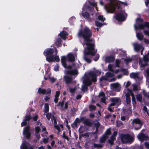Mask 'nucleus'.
<instances>
[{
	"label": "nucleus",
	"mask_w": 149,
	"mask_h": 149,
	"mask_svg": "<svg viewBox=\"0 0 149 149\" xmlns=\"http://www.w3.org/2000/svg\"><path fill=\"white\" fill-rule=\"evenodd\" d=\"M92 33L91 31L87 27L83 30H80L78 33V36L83 37L84 40L83 45L84 48V54L85 55H94L96 52L94 48V41L90 39Z\"/></svg>",
	"instance_id": "nucleus-1"
},
{
	"label": "nucleus",
	"mask_w": 149,
	"mask_h": 149,
	"mask_svg": "<svg viewBox=\"0 0 149 149\" xmlns=\"http://www.w3.org/2000/svg\"><path fill=\"white\" fill-rule=\"evenodd\" d=\"M134 29L136 31V36L139 40H141L143 39V36L140 33H137V30L138 29H143L146 27L148 29V31L144 30V34L149 36V24L147 22H143L142 19L138 18L136 19V24L134 25Z\"/></svg>",
	"instance_id": "nucleus-2"
},
{
	"label": "nucleus",
	"mask_w": 149,
	"mask_h": 149,
	"mask_svg": "<svg viewBox=\"0 0 149 149\" xmlns=\"http://www.w3.org/2000/svg\"><path fill=\"white\" fill-rule=\"evenodd\" d=\"M91 81L93 82L96 81V75L92 72L89 73L87 78L83 81L84 85L82 86L81 90L83 91H86L87 89L86 86L91 84Z\"/></svg>",
	"instance_id": "nucleus-3"
},
{
	"label": "nucleus",
	"mask_w": 149,
	"mask_h": 149,
	"mask_svg": "<svg viewBox=\"0 0 149 149\" xmlns=\"http://www.w3.org/2000/svg\"><path fill=\"white\" fill-rule=\"evenodd\" d=\"M128 92L126 93V102L127 104L130 108V105L131 103V100L130 99V95H131L132 97L133 104H134V101L135 100V97L134 94L132 92L131 90L130 89H127Z\"/></svg>",
	"instance_id": "nucleus-4"
},
{
	"label": "nucleus",
	"mask_w": 149,
	"mask_h": 149,
	"mask_svg": "<svg viewBox=\"0 0 149 149\" xmlns=\"http://www.w3.org/2000/svg\"><path fill=\"white\" fill-rule=\"evenodd\" d=\"M114 76V75L113 74L110 72H107L106 73L105 77H102L100 78V80L102 81L104 80H107L110 82L116 80V78H111L113 77Z\"/></svg>",
	"instance_id": "nucleus-5"
},
{
	"label": "nucleus",
	"mask_w": 149,
	"mask_h": 149,
	"mask_svg": "<svg viewBox=\"0 0 149 149\" xmlns=\"http://www.w3.org/2000/svg\"><path fill=\"white\" fill-rule=\"evenodd\" d=\"M121 138L122 142L125 143L132 142L134 139L133 136L128 134H122L121 135Z\"/></svg>",
	"instance_id": "nucleus-6"
},
{
	"label": "nucleus",
	"mask_w": 149,
	"mask_h": 149,
	"mask_svg": "<svg viewBox=\"0 0 149 149\" xmlns=\"http://www.w3.org/2000/svg\"><path fill=\"white\" fill-rule=\"evenodd\" d=\"M104 8L107 13H112L115 10V6L112 2L110 3L106 4Z\"/></svg>",
	"instance_id": "nucleus-7"
},
{
	"label": "nucleus",
	"mask_w": 149,
	"mask_h": 149,
	"mask_svg": "<svg viewBox=\"0 0 149 149\" xmlns=\"http://www.w3.org/2000/svg\"><path fill=\"white\" fill-rule=\"evenodd\" d=\"M132 123L136 130H138L140 129L142 125L141 121L138 119H134Z\"/></svg>",
	"instance_id": "nucleus-8"
},
{
	"label": "nucleus",
	"mask_w": 149,
	"mask_h": 149,
	"mask_svg": "<svg viewBox=\"0 0 149 149\" xmlns=\"http://www.w3.org/2000/svg\"><path fill=\"white\" fill-rule=\"evenodd\" d=\"M111 103L115 106H118L121 103V101L120 98L118 97L111 98L110 99Z\"/></svg>",
	"instance_id": "nucleus-9"
},
{
	"label": "nucleus",
	"mask_w": 149,
	"mask_h": 149,
	"mask_svg": "<svg viewBox=\"0 0 149 149\" xmlns=\"http://www.w3.org/2000/svg\"><path fill=\"white\" fill-rule=\"evenodd\" d=\"M122 12L121 13H118L116 15V18L118 21H123L124 20L125 18V17L127 16L124 11Z\"/></svg>",
	"instance_id": "nucleus-10"
},
{
	"label": "nucleus",
	"mask_w": 149,
	"mask_h": 149,
	"mask_svg": "<svg viewBox=\"0 0 149 149\" xmlns=\"http://www.w3.org/2000/svg\"><path fill=\"white\" fill-rule=\"evenodd\" d=\"M46 60L49 62H52L56 61L57 62L59 61L60 59L57 56H50L46 57Z\"/></svg>",
	"instance_id": "nucleus-11"
},
{
	"label": "nucleus",
	"mask_w": 149,
	"mask_h": 149,
	"mask_svg": "<svg viewBox=\"0 0 149 149\" xmlns=\"http://www.w3.org/2000/svg\"><path fill=\"white\" fill-rule=\"evenodd\" d=\"M132 61V59L129 58H127L126 59H122L121 60H116V65L117 66H119V64L120 62H124L126 64H128L129 63Z\"/></svg>",
	"instance_id": "nucleus-12"
},
{
	"label": "nucleus",
	"mask_w": 149,
	"mask_h": 149,
	"mask_svg": "<svg viewBox=\"0 0 149 149\" xmlns=\"http://www.w3.org/2000/svg\"><path fill=\"white\" fill-rule=\"evenodd\" d=\"M30 128L27 126L24 129L23 134L27 139H29L31 136V133L29 132Z\"/></svg>",
	"instance_id": "nucleus-13"
},
{
	"label": "nucleus",
	"mask_w": 149,
	"mask_h": 149,
	"mask_svg": "<svg viewBox=\"0 0 149 149\" xmlns=\"http://www.w3.org/2000/svg\"><path fill=\"white\" fill-rule=\"evenodd\" d=\"M146 56L143 57V60H141L140 58L139 59V64L141 67L146 66L147 65V62L149 61V58H147Z\"/></svg>",
	"instance_id": "nucleus-14"
},
{
	"label": "nucleus",
	"mask_w": 149,
	"mask_h": 149,
	"mask_svg": "<svg viewBox=\"0 0 149 149\" xmlns=\"http://www.w3.org/2000/svg\"><path fill=\"white\" fill-rule=\"evenodd\" d=\"M111 87L117 91H119L121 89V86L118 83H114L111 84Z\"/></svg>",
	"instance_id": "nucleus-15"
},
{
	"label": "nucleus",
	"mask_w": 149,
	"mask_h": 149,
	"mask_svg": "<svg viewBox=\"0 0 149 149\" xmlns=\"http://www.w3.org/2000/svg\"><path fill=\"white\" fill-rule=\"evenodd\" d=\"M68 102H60L59 106L62 110L64 111L67 109L68 107Z\"/></svg>",
	"instance_id": "nucleus-16"
},
{
	"label": "nucleus",
	"mask_w": 149,
	"mask_h": 149,
	"mask_svg": "<svg viewBox=\"0 0 149 149\" xmlns=\"http://www.w3.org/2000/svg\"><path fill=\"white\" fill-rule=\"evenodd\" d=\"M138 138L141 142L147 140L148 139L147 136L145 135L142 133L139 134L138 135Z\"/></svg>",
	"instance_id": "nucleus-17"
},
{
	"label": "nucleus",
	"mask_w": 149,
	"mask_h": 149,
	"mask_svg": "<svg viewBox=\"0 0 149 149\" xmlns=\"http://www.w3.org/2000/svg\"><path fill=\"white\" fill-rule=\"evenodd\" d=\"M133 46L134 49L136 51H138L140 50L143 51L144 49L143 47L141 45L137 43L133 44Z\"/></svg>",
	"instance_id": "nucleus-18"
},
{
	"label": "nucleus",
	"mask_w": 149,
	"mask_h": 149,
	"mask_svg": "<svg viewBox=\"0 0 149 149\" xmlns=\"http://www.w3.org/2000/svg\"><path fill=\"white\" fill-rule=\"evenodd\" d=\"M66 57L65 56H63L61 58V62L62 63V64L63 66L65 68H67L69 69H70L72 68V66L70 65L68 66V67H67L66 62Z\"/></svg>",
	"instance_id": "nucleus-19"
},
{
	"label": "nucleus",
	"mask_w": 149,
	"mask_h": 149,
	"mask_svg": "<svg viewBox=\"0 0 149 149\" xmlns=\"http://www.w3.org/2000/svg\"><path fill=\"white\" fill-rule=\"evenodd\" d=\"M65 72L66 73L72 75H77L78 73V71L76 69L74 70H66Z\"/></svg>",
	"instance_id": "nucleus-20"
},
{
	"label": "nucleus",
	"mask_w": 149,
	"mask_h": 149,
	"mask_svg": "<svg viewBox=\"0 0 149 149\" xmlns=\"http://www.w3.org/2000/svg\"><path fill=\"white\" fill-rule=\"evenodd\" d=\"M99 97L100 99V101L103 103H106L105 101L106 98L104 96V94L103 92L100 93L99 95Z\"/></svg>",
	"instance_id": "nucleus-21"
},
{
	"label": "nucleus",
	"mask_w": 149,
	"mask_h": 149,
	"mask_svg": "<svg viewBox=\"0 0 149 149\" xmlns=\"http://www.w3.org/2000/svg\"><path fill=\"white\" fill-rule=\"evenodd\" d=\"M54 52V50L52 49H48L45 50L44 52V54L45 56L52 54Z\"/></svg>",
	"instance_id": "nucleus-22"
},
{
	"label": "nucleus",
	"mask_w": 149,
	"mask_h": 149,
	"mask_svg": "<svg viewBox=\"0 0 149 149\" xmlns=\"http://www.w3.org/2000/svg\"><path fill=\"white\" fill-rule=\"evenodd\" d=\"M46 116L48 120H49L50 118L52 120V121L53 120L55 124L56 123V121L53 115L50 113H48L46 114Z\"/></svg>",
	"instance_id": "nucleus-23"
},
{
	"label": "nucleus",
	"mask_w": 149,
	"mask_h": 149,
	"mask_svg": "<svg viewBox=\"0 0 149 149\" xmlns=\"http://www.w3.org/2000/svg\"><path fill=\"white\" fill-rule=\"evenodd\" d=\"M117 134L116 132L115 131L113 134L111 138V140H109V141L111 145H112L113 143V141L115 139V136Z\"/></svg>",
	"instance_id": "nucleus-24"
},
{
	"label": "nucleus",
	"mask_w": 149,
	"mask_h": 149,
	"mask_svg": "<svg viewBox=\"0 0 149 149\" xmlns=\"http://www.w3.org/2000/svg\"><path fill=\"white\" fill-rule=\"evenodd\" d=\"M64 80L66 84L70 83L72 80V78L68 76H66L64 77Z\"/></svg>",
	"instance_id": "nucleus-25"
},
{
	"label": "nucleus",
	"mask_w": 149,
	"mask_h": 149,
	"mask_svg": "<svg viewBox=\"0 0 149 149\" xmlns=\"http://www.w3.org/2000/svg\"><path fill=\"white\" fill-rule=\"evenodd\" d=\"M30 146L28 143L23 142L21 146V149H27Z\"/></svg>",
	"instance_id": "nucleus-26"
},
{
	"label": "nucleus",
	"mask_w": 149,
	"mask_h": 149,
	"mask_svg": "<svg viewBox=\"0 0 149 149\" xmlns=\"http://www.w3.org/2000/svg\"><path fill=\"white\" fill-rule=\"evenodd\" d=\"M68 59L70 61H74L75 60V56L72 54H69L67 55Z\"/></svg>",
	"instance_id": "nucleus-27"
},
{
	"label": "nucleus",
	"mask_w": 149,
	"mask_h": 149,
	"mask_svg": "<svg viewBox=\"0 0 149 149\" xmlns=\"http://www.w3.org/2000/svg\"><path fill=\"white\" fill-rule=\"evenodd\" d=\"M68 35V33L65 31H63L60 33V35L61 37L63 39L65 40L67 37L66 36Z\"/></svg>",
	"instance_id": "nucleus-28"
},
{
	"label": "nucleus",
	"mask_w": 149,
	"mask_h": 149,
	"mask_svg": "<svg viewBox=\"0 0 149 149\" xmlns=\"http://www.w3.org/2000/svg\"><path fill=\"white\" fill-rule=\"evenodd\" d=\"M114 60V58L111 56H107L106 57L105 61L107 62H110L113 61Z\"/></svg>",
	"instance_id": "nucleus-29"
},
{
	"label": "nucleus",
	"mask_w": 149,
	"mask_h": 149,
	"mask_svg": "<svg viewBox=\"0 0 149 149\" xmlns=\"http://www.w3.org/2000/svg\"><path fill=\"white\" fill-rule=\"evenodd\" d=\"M46 91L44 89L39 88L38 90V92L40 94H42L44 95L46 93Z\"/></svg>",
	"instance_id": "nucleus-30"
},
{
	"label": "nucleus",
	"mask_w": 149,
	"mask_h": 149,
	"mask_svg": "<svg viewBox=\"0 0 149 149\" xmlns=\"http://www.w3.org/2000/svg\"><path fill=\"white\" fill-rule=\"evenodd\" d=\"M108 137L106 135H103L100 139V142L102 143L104 142Z\"/></svg>",
	"instance_id": "nucleus-31"
},
{
	"label": "nucleus",
	"mask_w": 149,
	"mask_h": 149,
	"mask_svg": "<svg viewBox=\"0 0 149 149\" xmlns=\"http://www.w3.org/2000/svg\"><path fill=\"white\" fill-rule=\"evenodd\" d=\"M130 76L131 78H138V74L137 73H132L130 74Z\"/></svg>",
	"instance_id": "nucleus-32"
},
{
	"label": "nucleus",
	"mask_w": 149,
	"mask_h": 149,
	"mask_svg": "<svg viewBox=\"0 0 149 149\" xmlns=\"http://www.w3.org/2000/svg\"><path fill=\"white\" fill-rule=\"evenodd\" d=\"M60 92L57 91L56 92V94L55 95V98L54 99V101L56 103L58 100V97L60 94Z\"/></svg>",
	"instance_id": "nucleus-33"
},
{
	"label": "nucleus",
	"mask_w": 149,
	"mask_h": 149,
	"mask_svg": "<svg viewBox=\"0 0 149 149\" xmlns=\"http://www.w3.org/2000/svg\"><path fill=\"white\" fill-rule=\"evenodd\" d=\"M86 130V128L84 126H81L79 128V130L80 133H82Z\"/></svg>",
	"instance_id": "nucleus-34"
},
{
	"label": "nucleus",
	"mask_w": 149,
	"mask_h": 149,
	"mask_svg": "<svg viewBox=\"0 0 149 149\" xmlns=\"http://www.w3.org/2000/svg\"><path fill=\"white\" fill-rule=\"evenodd\" d=\"M82 15L86 19L88 18L90 16L88 13L85 12L82 13Z\"/></svg>",
	"instance_id": "nucleus-35"
},
{
	"label": "nucleus",
	"mask_w": 149,
	"mask_h": 149,
	"mask_svg": "<svg viewBox=\"0 0 149 149\" xmlns=\"http://www.w3.org/2000/svg\"><path fill=\"white\" fill-rule=\"evenodd\" d=\"M131 84V83L129 81H128L127 82L125 87V93H126L128 92V91H127V89H129L128 88V87L130 86Z\"/></svg>",
	"instance_id": "nucleus-36"
},
{
	"label": "nucleus",
	"mask_w": 149,
	"mask_h": 149,
	"mask_svg": "<svg viewBox=\"0 0 149 149\" xmlns=\"http://www.w3.org/2000/svg\"><path fill=\"white\" fill-rule=\"evenodd\" d=\"M114 106L111 103L109 105V106L108 107V109L110 112H112L113 110V106Z\"/></svg>",
	"instance_id": "nucleus-37"
},
{
	"label": "nucleus",
	"mask_w": 149,
	"mask_h": 149,
	"mask_svg": "<svg viewBox=\"0 0 149 149\" xmlns=\"http://www.w3.org/2000/svg\"><path fill=\"white\" fill-rule=\"evenodd\" d=\"M49 110V106L48 104H45V105L44 112H47Z\"/></svg>",
	"instance_id": "nucleus-38"
},
{
	"label": "nucleus",
	"mask_w": 149,
	"mask_h": 149,
	"mask_svg": "<svg viewBox=\"0 0 149 149\" xmlns=\"http://www.w3.org/2000/svg\"><path fill=\"white\" fill-rule=\"evenodd\" d=\"M132 86L134 91H137L139 90V88L135 84H133Z\"/></svg>",
	"instance_id": "nucleus-39"
},
{
	"label": "nucleus",
	"mask_w": 149,
	"mask_h": 149,
	"mask_svg": "<svg viewBox=\"0 0 149 149\" xmlns=\"http://www.w3.org/2000/svg\"><path fill=\"white\" fill-rule=\"evenodd\" d=\"M40 130V126H37L35 127V134L39 133V132Z\"/></svg>",
	"instance_id": "nucleus-40"
},
{
	"label": "nucleus",
	"mask_w": 149,
	"mask_h": 149,
	"mask_svg": "<svg viewBox=\"0 0 149 149\" xmlns=\"http://www.w3.org/2000/svg\"><path fill=\"white\" fill-rule=\"evenodd\" d=\"M98 19L101 21L103 22L105 20V18L102 15H100L98 17Z\"/></svg>",
	"instance_id": "nucleus-41"
},
{
	"label": "nucleus",
	"mask_w": 149,
	"mask_h": 149,
	"mask_svg": "<svg viewBox=\"0 0 149 149\" xmlns=\"http://www.w3.org/2000/svg\"><path fill=\"white\" fill-rule=\"evenodd\" d=\"M136 99L137 100L140 102H141L142 99L141 95L140 94H138L136 96Z\"/></svg>",
	"instance_id": "nucleus-42"
},
{
	"label": "nucleus",
	"mask_w": 149,
	"mask_h": 149,
	"mask_svg": "<svg viewBox=\"0 0 149 149\" xmlns=\"http://www.w3.org/2000/svg\"><path fill=\"white\" fill-rule=\"evenodd\" d=\"M103 145L101 144H97L94 143V146L95 148H101L103 147Z\"/></svg>",
	"instance_id": "nucleus-43"
},
{
	"label": "nucleus",
	"mask_w": 149,
	"mask_h": 149,
	"mask_svg": "<svg viewBox=\"0 0 149 149\" xmlns=\"http://www.w3.org/2000/svg\"><path fill=\"white\" fill-rule=\"evenodd\" d=\"M108 69L111 72H113L114 71L113 66L111 65H109L108 66Z\"/></svg>",
	"instance_id": "nucleus-44"
},
{
	"label": "nucleus",
	"mask_w": 149,
	"mask_h": 149,
	"mask_svg": "<svg viewBox=\"0 0 149 149\" xmlns=\"http://www.w3.org/2000/svg\"><path fill=\"white\" fill-rule=\"evenodd\" d=\"M48 79L49 81L52 83H54L56 80V79L53 77H49Z\"/></svg>",
	"instance_id": "nucleus-45"
},
{
	"label": "nucleus",
	"mask_w": 149,
	"mask_h": 149,
	"mask_svg": "<svg viewBox=\"0 0 149 149\" xmlns=\"http://www.w3.org/2000/svg\"><path fill=\"white\" fill-rule=\"evenodd\" d=\"M30 118V116L29 115H27L25 116L24 120L27 121L29 120Z\"/></svg>",
	"instance_id": "nucleus-46"
},
{
	"label": "nucleus",
	"mask_w": 149,
	"mask_h": 149,
	"mask_svg": "<svg viewBox=\"0 0 149 149\" xmlns=\"http://www.w3.org/2000/svg\"><path fill=\"white\" fill-rule=\"evenodd\" d=\"M120 70L122 72L124 73L125 74L127 75L128 74V72L127 70L124 69H121Z\"/></svg>",
	"instance_id": "nucleus-47"
},
{
	"label": "nucleus",
	"mask_w": 149,
	"mask_h": 149,
	"mask_svg": "<svg viewBox=\"0 0 149 149\" xmlns=\"http://www.w3.org/2000/svg\"><path fill=\"white\" fill-rule=\"evenodd\" d=\"M111 134V130L110 129H108L105 133V134L104 135H106L108 137V135Z\"/></svg>",
	"instance_id": "nucleus-48"
},
{
	"label": "nucleus",
	"mask_w": 149,
	"mask_h": 149,
	"mask_svg": "<svg viewBox=\"0 0 149 149\" xmlns=\"http://www.w3.org/2000/svg\"><path fill=\"white\" fill-rule=\"evenodd\" d=\"M89 108L90 111H93L96 109V107L94 105H90L89 106Z\"/></svg>",
	"instance_id": "nucleus-49"
},
{
	"label": "nucleus",
	"mask_w": 149,
	"mask_h": 149,
	"mask_svg": "<svg viewBox=\"0 0 149 149\" xmlns=\"http://www.w3.org/2000/svg\"><path fill=\"white\" fill-rule=\"evenodd\" d=\"M123 125L122 123L120 121H117V126L118 127H120Z\"/></svg>",
	"instance_id": "nucleus-50"
},
{
	"label": "nucleus",
	"mask_w": 149,
	"mask_h": 149,
	"mask_svg": "<svg viewBox=\"0 0 149 149\" xmlns=\"http://www.w3.org/2000/svg\"><path fill=\"white\" fill-rule=\"evenodd\" d=\"M95 25L97 26L100 27L102 25V24L98 21H95Z\"/></svg>",
	"instance_id": "nucleus-51"
},
{
	"label": "nucleus",
	"mask_w": 149,
	"mask_h": 149,
	"mask_svg": "<svg viewBox=\"0 0 149 149\" xmlns=\"http://www.w3.org/2000/svg\"><path fill=\"white\" fill-rule=\"evenodd\" d=\"M84 124H86L87 125H89L90 124V122L88 120L86 119L84 121Z\"/></svg>",
	"instance_id": "nucleus-52"
},
{
	"label": "nucleus",
	"mask_w": 149,
	"mask_h": 149,
	"mask_svg": "<svg viewBox=\"0 0 149 149\" xmlns=\"http://www.w3.org/2000/svg\"><path fill=\"white\" fill-rule=\"evenodd\" d=\"M26 121L24 120V121L21 123V126L22 127L25 126L27 124Z\"/></svg>",
	"instance_id": "nucleus-53"
},
{
	"label": "nucleus",
	"mask_w": 149,
	"mask_h": 149,
	"mask_svg": "<svg viewBox=\"0 0 149 149\" xmlns=\"http://www.w3.org/2000/svg\"><path fill=\"white\" fill-rule=\"evenodd\" d=\"M69 90L70 92L71 93H73L76 90V89L75 88H70Z\"/></svg>",
	"instance_id": "nucleus-54"
},
{
	"label": "nucleus",
	"mask_w": 149,
	"mask_h": 149,
	"mask_svg": "<svg viewBox=\"0 0 149 149\" xmlns=\"http://www.w3.org/2000/svg\"><path fill=\"white\" fill-rule=\"evenodd\" d=\"M61 42V40L60 39H57L56 41V42L57 45H59Z\"/></svg>",
	"instance_id": "nucleus-55"
},
{
	"label": "nucleus",
	"mask_w": 149,
	"mask_h": 149,
	"mask_svg": "<svg viewBox=\"0 0 149 149\" xmlns=\"http://www.w3.org/2000/svg\"><path fill=\"white\" fill-rule=\"evenodd\" d=\"M84 60H85V61H86L88 63H89L91 62V60H90V59H89L88 58H87L85 57H84Z\"/></svg>",
	"instance_id": "nucleus-56"
},
{
	"label": "nucleus",
	"mask_w": 149,
	"mask_h": 149,
	"mask_svg": "<svg viewBox=\"0 0 149 149\" xmlns=\"http://www.w3.org/2000/svg\"><path fill=\"white\" fill-rule=\"evenodd\" d=\"M54 127L56 128L58 132V133H59L60 131V129L59 127L58 126L56 125H54Z\"/></svg>",
	"instance_id": "nucleus-57"
},
{
	"label": "nucleus",
	"mask_w": 149,
	"mask_h": 149,
	"mask_svg": "<svg viewBox=\"0 0 149 149\" xmlns=\"http://www.w3.org/2000/svg\"><path fill=\"white\" fill-rule=\"evenodd\" d=\"M63 137L65 138V139H67V140H68V137L65 135V133L64 132L63 133V134L62 135Z\"/></svg>",
	"instance_id": "nucleus-58"
},
{
	"label": "nucleus",
	"mask_w": 149,
	"mask_h": 149,
	"mask_svg": "<svg viewBox=\"0 0 149 149\" xmlns=\"http://www.w3.org/2000/svg\"><path fill=\"white\" fill-rule=\"evenodd\" d=\"M35 135L36 138L38 140H39L40 138V134H39V133L35 134Z\"/></svg>",
	"instance_id": "nucleus-59"
},
{
	"label": "nucleus",
	"mask_w": 149,
	"mask_h": 149,
	"mask_svg": "<svg viewBox=\"0 0 149 149\" xmlns=\"http://www.w3.org/2000/svg\"><path fill=\"white\" fill-rule=\"evenodd\" d=\"M49 141L48 138H45L43 139V142L45 143H47Z\"/></svg>",
	"instance_id": "nucleus-60"
},
{
	"label": "nucleus",
	"mask_w": 149,
	"mask_h": 149,
	"mask_svg": "<svg viewBox=\"0 0 149 149\" xmlns=\"http://www.w3.org/2000/svg\"><path fill=\"white\" fill-rule=\"evenodd\" d=\"M144 42L146 44H149V39H144Z\"/></svg>",
	"instance_id": "nucleus-61"
},
{
	"label": "nucleus",
	"mask_w": 149,
	"mask_h": 149,
	"mask_svg": "<svg viewBox=\"0 0 149 149\" xmlns=\"http://www.w3.org/2000/svg\"><path fill=\"white\" fill-rule=\"evenodd\" d=\"M143 110L144 111V112H146V113H147V114L149 115V113L147 111V108L146 107H145V106L143 108Z\"/></svg>",
	"instance_id": "nucleus-62"
},
{
	"label": "nucleus",
	"mask_w": 149,
	"mask_h": 149,
	"mask_svg": "<svg viewBox=\"0 0 149 149\" xmlns=\"http://www.w3.org/2000/svg\"><path fill=\"white\" fill-rule=\"evenodd\" d=\"M100 124L99 123H97L95 125V126L96 127V130L97 131L98 127L100 126Z\"/></svg>",
	"instance_id": "nucleus-63"
},
{
	"label": "nucleus",
	"mask_w": 149,
	"mask_h": 149,
	"mask_svg": "<svg viewBox=\"0 0 149 149\" xmlns=\"http://www.w3.org/2000/svg\"><path fill=\"white\" fill-rule=\"evenodd\" d=\"M145 145L147 148L149 149V143L146 142Z\"/></svg>",
	"instance_id": "nucleus-64"
}]
</instances>
